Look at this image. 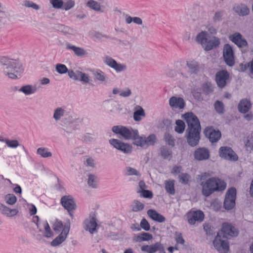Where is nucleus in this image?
I'll list each match as a JSON object with an SVG mask.
<instances>
[{"label": "nucleus", "instance_id": "obj_49", "mask_svg": "<svg viewBox=\"0 0 253 253\" xmlns=\"http://www.w3.org/2000/svg\"><path fill=\"white\" fill-rule=\"evenodd\" d=\"M137 192L140 193L141 197L152 199L153 196V193L148 190L143 189V190H139Z\"/></svg>", "mask_w": 253, "mask_h": 253}, {"label": "nucleus", "instance_id": "obj_34", "mask_svg": "<svg viewBox=\"0 0 253 253\" xmlns=\"http://www.w3.org/2000/svg\"><path fill=\"white\" fill-rule=\"evenodd\" d=\"M144 205L137 200L133 201L131 205V211L133 212H138L144 209Z\"/></svg>", "mask_w": 253, "mask_h": 253}, {"label": "nucleus", "instance_id": "obj_57", "mask_svg": "<svg viewBox=\"0 0 253 253\" xmlns=\"http://www.w3.org/2000/svg\"><path fill=\"white\" fill-rule=\"evenodd\" d=\"M6 145L8 147L15 148L19 145V143L17 140H9L6 141Z\"/></svg>", "mask_w": 253, "mask_h": 253}, {"label": "nucleus", "instance_id": "obj_35", "mask_svg": "<svg viewBox=\"0 0 253 253\" xmlns=\"http://www.w3.org/2000/svg\"><path fill=\"white\" fill-rule=\"evenodd\" d=\"M165 189L169 194L174 195L175 193L174 181L173 180L165 181Z\"/></svg>", "mask_w": 253, "mask_h": 253}, {"label": "nucleus", "instance_id": "obj_54", "mask_svg": "<svg viewBox=\"0 0 253 253\" xmlns=\"http://www.w3.org/2000/svg\"><path fill=\"white\" fill-rule=\"evenodd\" d=\"M245 144L247 149L253 150V137L248 136L245 141Z\"/></svg>", "mask_w": 253, "mask_h": 253}, {"label": "nucleus", "instance_id": "obj_53", "mask_svg": "<svg viewBox=\"0 0 253 253\" xmlns=\"http://www.w3.org/2000/svg\"><path fill=\"white\" fill-rule=\"evenodd\" d=\"M23 5L26 7H31L37 10L40 9V6L39 5L30 0L24 1Z\"/></svg>", "mask_w": 253, "mask_h": 253}, {"label": "nucleus", "instance_id": "obj_62", "mask_svg": "<svg viewBox=\"0 0 253 253\" xmlns=\"http://www.w3.org/2000/svg\"><path fill=\"white\" fill-rule=\"evenodd\" d=\"M211 206L214 209V210L217 211L221 208V204L218 200H214L211 202Z\"/></svg>", "mask_w": 253, "mask_h": 253}, {"label": "nucleus", "instance_id": "obj_36", "mask_svg": "<svg viewBox=\"0 0 253 253\" xmlns=\"http://www.w3.org/2000/svg\"><path fill=\"white\" fill-rule=\"evenodd\" d=\"M136 107L138 108V109L134 112L133 119L134 121L139 122L141 120V117H145V113L144 109L141 106H137Z\"/></svg>", "mask_w": 253, "mask_h": 253}, {"label": "nucleus", "instance_id": "obj_20", "mask_svg": "<svg viewBox=\"0 0 253 253\" xmlns=\"http://www.w3.org/2000/svg\"><path fill=\"white\" fill-rule=\"evenodd\" d=\"M221 231L223 234V237L226 238H228L229 236H237L238 234L236 228L227 223H223Z\"/></svg>", "mask_w": 253, "mask_h": 253}, {"label": "nucleus", "instance_id": "obj_44", "mask_svg": "<svg viewBox=\"0 0 253 253\" xmlns=\"http://www.w3.org/2000/svg\"><path fill=\"white\" fill-rule=\"evenodd\" d=\"M93 75L95 79L101 82H104L106 78L104 73L101 70H97L93 72Z\"/></svg>", "mask_w": 253, "mask_h": 253}, {"label": "nucleus", "instance_id": "obj_24", "mask_svg": "<svg viewBox=\"0 0 253 253\" xmlns=\"http://www.w3.org/2000/svg\"><path fill=\"white\" fill-rule=\"evenodd\" d=\"M233 10L240 16H245L250 14V10L247 5L244 3L235 4Z\"/></svg>", "mask_w": 253, "mask_h": 253}, {"label": "nucleus", "instance_id": "obj_38", "mask_svg": "<svg viewBox=\"0 0 253 253\" xmlns=\"http://www.w3.org/2000/svg\"><path fill=\"white\" fill-rule=\"evenodd\" d=\"M214 109L218 114H223L225 111L223 103L219 100H216L214 104Z\"/></svg>", "mask_w": 253, "mask_h": 253}, {"label": "nucleus", "instance_id": "obj_43", "mask_svg": "<svg viewBox=\"0 0 253 253\" xmlns=\"http://www.w3.org/2000/svg\"><path fill=\"white\" fill-rule=\"evenodd\" d=\"M223 10H218L216 11L212 17L213 22L215 23L221 22L223 20Z\"/></svg>", "mask_w": 253, "mask_h": 253}, {"label": "nucleus", "instance_id": "obj_39", "mask_svg": "<svg viewBox=\"0 0 253 253\" xmlns=\"http://www.w3.org/2000/svg\"><path fill=\"white\" fill-rule=\"evenodd\" d=\"M37 153L42 157L45 158L52 156V153L48 151V149L44 147H41L37 149Z\"/></svg>", "mask_w": 253, "mask_h": 253}, {"label": "nucleus", "instance_id": "obj_17", "mask_svg": "<svg viewBox=\"0 0 253 253\" xmlns=\"http://www.w3.org/2000/svg\"><path fill=\"white\" fill-rule=\"evenodd\" d=\"M109 142L114 148L125 153L129 154L132 151V146L130 144L122 142L118 139H111Z\"/></svg>", "mask_w": 253, "mask_h": 253}, {"label": "nucleus", "instance_id": "obj_16", "mask_svg": "<svg viewBox=\"0 0 253 253\" xmlns=\"http://www.w3.org/2000/svg\"><path fill=\"white\" fill-rule=\"evenodd\" d=\"M104 62L106 65L114 69L117 72H123L126 69V66L125 64L118 63L115 60L109 56L104 57Z\"/></svg>", "mask_w": 253, "mask_h": 253}, {"label": "nucleus", "instance_id": "obj_41", "mask_svg": "<svg viewBox=\"0 0 253 253\" xmlns=\"http://www.w3.org/2000/svg\"><path fill=\"white\" fill-rule=\"evenodd\" d=\"M65 111L61 107L57 108L55 110L53 114V118L55 121L59 120L65 114Z\"/></svg>", "mask_w": 253, "mask_h": 253}, {"label": "nucleus", "instance_id": "obj_31", "mask_svg": "<svg viewBox=\"0 0 253 253\" xmlns=\"http://www.w3.org/2000/svg\"><path fill=\"white\" fill-rule=\"evenodd\" d=\"M19 91L23 92L25 95H28L31 94H33L37 91L36 87H33L31 85H26L22 86L19 89Z\"/></svg>", "mask_w": 253, "mask_h": 253}, {"label": "nucleus", "instance_id": "obj_55", "mask_svg": "<svg viewBox=\"0 0 253 253\" xmlns=\"http://www.w3.org/2000/svg\"><path fill=\"white\" fill-rule=\"evenodd\" d=\"M175 240L177 244L183 245L185 242L182 237V234L180 232H176L175 233Z\"/></svg>", "mask_w": 253, "mask_h": 253}, {"label": "nucleus", "instance_id": "obj_30", "mask_svg": "<svg viewBox=\"0 0 253 253\" xmlns=\"http://www.w3.org/2000/svg\"><path fill=\"white\" fill-rule=\"evenodd\" d=\"M160 155L164 159L170 160L172 158V151L166 146H163L160 148Z\"/></svg>", "mask_w": 253, "mask_h": 253}, {"label": "nucleus", "instance_id": "obj_4", "mask_svg": "<svg viewBox=\"0 0 253 253\" xmlns=\"http://www.w3.org/2000/svg\"><path fill=\"white\" fill-rule=\"evenodd\" d=\"M196 41L200 43L206 51L216 48L220 43V39L218 37L211 36L206 31H202L199 33L196 36Z\"/></svg>", "mask_w": 253, "mask_h": 253}, {"label": "nucleus", "instance_id": "obj_28", "mask_svg": "<svg viewBox=\"0 0 253 253\" xmlns=\"http://www.w3.org/2000/svg\"><path fill=\"white\" fill-rule=\"evenodd\" d=\"M0 212L7 217H12L16 215L18 211L17 209H10L3 204H0Z\"/></svg>", "mask_w": 253, "mask_h": 253}, {"label": "nucleus", "instance_id": "obj_51", "mask_svg": "<svg viewBox=\"0 0 253 253\" xmlns=\"http://www.w3.org/2000/svg\"><path fill=\"white\" fill-rule=\"evenodd\" d=\"M49 2L53 7L56 9L61 8L64 4V2L62 0H49Z\"/></svg>", "mask_w": 253, "mask_h": 253}, {"label": "nucleus", "instance_id": "obj_46", "mask_svg": "<svg viewBox=\"0 0 253 253\" xmlns=\"http://www.w3.org/2000/svg\"><path fill=\"white\" fill-rule=\"evenodd\" d=\"M164 139L166 142L169 145L173 147L175 145V140L173 136L169 133H166L164 135Z\"/></svg>", "mask_w": 253, "mask_h": 253}, {"label": "nucleus", "instance_id": "obj_48", "mask_svg": "<svg viewBox=\"0 0 253 253\" xmlns=\"http://www.w3.org/2000/svg\"><path fill=\"white\" fill-rule=\"evenodd\" d=\"M56 72L60 74H63L68 72V70L64 64H57L55 66Z\"/></svg>", "mask_w": 253, "mask_h": 253}, {"label": "nucleus", "instance_id": "obj_40", "mask_svg": "<svg viewBox=\"0 0 253 253\" xmlns=\"http://www.w3.org/2000/svg\"><path fill=\"white\" fill-rule=\"evenodd\" d=\"M175 124V131L178 133H183L185 128L184 122L181 120H178L176 121Z\"/></svg>", "mask_w": 253, "mask_h": 253}, {"label": "nucleus", "instance_id": "obj_56", "mask_svg": "<svg viewBox=\"0 0 253 253\" xmlns=\"http://www.w3.org/2000/svg\"><path fill=\"white\" fill-rule=\"evenodd\" d=\"M75 5V1L73 0H67L64 2L63 6L65 10H68L73 7Z\"/></svg>", "mask_w": 253, "mask_h": 253}, {"label": "nucleus", "instance_id": "obj_6", "mask_svg": "<svg viewBox=\"0 0 253 253\" xmlns=\"http://www.w3.org/2000/svg\"><path fill=\"white\" fill-rule=\"evenodd\" d=\"M236 189L234 187L230 188L227 191L224 201V208L227 210H231L235 205Z\"/></svg>", "mask_w": 253, "mask_h": 253}, {"label": "nucleus", "instance_id": "obj_42", "mask_svg": "<svg viewBox=\"0 0 253 253\" xmlns=\"http://www.w3.org/2000/svg\"><path fill=\"white\" fill-rule=\"evenodd\" d=\"M153 236L152 234L143 232L142 233L139 234L137 237V241L141 242L144 241H149L152 239Z\"/></svg>", "mask_w": 253, "mask_h": 253}, {"label": "nucleus", "instance_id": "obj_9", "mask_svg": "<svg viewBox=\"0 0 253 253\" xmlns=\"http://www.w3.org/2000/svg\"><path fill=\"white\" fill-rule=\"evenodd\" d=\"M219 156L231 161H236L238 160V156L232 149L228 146H222L219 150Z\"/></svg>", "mask_w": 253, "mask_h": 253}, {"label": "nucleus", "instance_id": "obj_59", "mask_svg": "<svg viewBox=\"0 0 253 253\" xmlns=\"http://www.w3.org/2000/svg\"><path fill=\"white\" fill-rule=\"evenodd\" d=\"M78 76L80 77V81L84 82L85 83H88L89 82V79L87 75L85 73H82L81 71H78Z\"/></svg>", "mask_w": 253, "mask_h": 253}, {"label": "nucleus", "instance_id": "obj_18", "mask_svg": "<svg viewBox=\"0 0 253 253\" xmlns=\"http://www.w3.org/2000/svg\"><path fill=\"white\" fill-rule=\"evenodd\" d=\"M229 78V74L226 70H223L217 72L215 75V81L217 86L221 88L224 87Z\"/></svg>", "mask_w": 253, "mask_h": 253}, {"label": "nucleus", "instance_id": "obj_37", "mask_svg": "<svg viewBox=\"0 0 253 253\" xmlns=\"http://www.w3.org/2000/svg\"><path fill=\"white\" fill-rule=\"evenodd\" d=\"M88 177L87 184H88L89 186L93 188H97V183L98 181L97 177L92 174H88Z\"/></svg>", "mask_w": 253, "mask_h": 253}, {"label": "nucleus", "instance_id": "obj_8", "mask_svg": "<svg viewBox=\"0 0 253 253\" xmlns=\"http://www.w3.org/2000/svg\"><path fill=\"white\" fill-rule=\"evenodd\" d=\"M213 245L219 253H227L229 250L228 243L222 239L218 233L213 241Z\"/></svg>", "mask_w": 253, "mask_h": 253}, {"label": "nucleus", "instance_id": "obj_14", "mask_svg": "<svg viewBox=\"0 0 253 253\" xmlns=\"http://www.w3.org/2000/svg\"><path fill=\"white\" fill-rule=\"evenodd\" d=\"M84 229L88 231L90 233L93 234L96 232V215L95 212H92L89 214V218L86 219L84 222Z\"/></svg>", "mask_w": 253, "mask_h": 253}, {"label": "nucleus", "instance_id": "obj_13", "mask_svg": "<svg viewBox=\"0 0 253 253\" xmlns=\"http://www.w3.org/2000/svg\"><path fill=\"white\" fill-rule=\"evenodd\" d=\"M204 212L200 210L190 211L187 213V221L191 225L201 222L204 219Z\"/></svg>", "mask_w": 253, "mask_h": 253}, {"label": "nucleus", "instance_id": "obj_19", "mask_svg": "<svg viewBox=\"0 0 253 253\" xmlns=\"http://www.w3.org/2000/svg\"><path fill=\"white\" fill-rule=\"evenodd\" d=\"M186 65L187 71L191 75H198L203 70L202 65L195 60L187 61Z\"/></svg>", "mask_w": 253, "mask_h": 253}, {"label": "nucleus", "instance_id": "obj_27", "mask_svg": "<svg viewBox=\"0 0 253 253\" xmlns=\"http://www.w3.org/2000/svg\"><path fill=\"white\" fill-rule=\"evenodd\" d=\"M252 107V104L250 100L247 99H242L238 105V109L241 113H246L249 112Z\"/></svg>", "mask_w": 253, "mask_h": 253}, {"label": "nucleus", "instance_id": "obj_26", "mask_svg": "<svg viewBox=\"0 0 253 253\" xmlns=\"http://www.w3.org/2000/svg\"><path fill=\"white\" fill-rule=\"evenodd\" d=\"M66 48L73 51L74 54L79 57H83L87 54V52L83 48L72 45L69 43H66Z\"/></svg>", "mask_w": 253, "mask_h": 253}, {"label": "nucleus", "instance_id": "obj_52", "mask_svg": "<svg viewBox=\"0 0 253 253\" xmlns=\"http://www.w3.org/2000/svg\"><path fill=\"white\" fill-rule=\"evenodd\" d=\"M178 177L180 182L182 184H187L189 181L190 176L186 173H182L179 175Z\"/></svg>", "mask_w": 253, "mask_h": 253}, {"label": "nucleus", "instance_id": "obj_63", "mask_svg": "<svg viewBox=\"0 0 253 253\" xmlns=\"http://www.w3.org/2000/svg\"><path fill=\"white\" fill-rule=\"evenodd\" d=\"M204 229L206 232L207 234L212 235L213 233V228L209 224H205L204 225Z\"/></svg>", "mask_w": 253, "mask_h": 253}, {"label": "nucleus", "instance_id": "obj_23", "mask_svg": "<svg viewBox=\"0 0 253 253\" xmlns=\"http://www.w3.org/2000/svg\"><path fill=\"white\" fill-rule=\"evenodd\" d=\"M194 156L195 159L197 160H205L209 158L210 152L207 148H199L195 151Z\"/></svg>", "mask_w": 253, "mask_h": 253}, {"label": "nucleus", "instance_id": "obj_1", "mask_svg": "<svg viewBox=\"0 0 253 253\" xmlns=\"http://www.w3.org/2000/svg\"><path fill=\"white\" fill-rule=\"evenodd\" d=\"M188 127L186 129L185 137L189 145L197 146L200 139L201 125L197 117L192 112H188L182 115Z\"/></svg>", "mask_w": 253, "mask_h": 253}, {"label": "nucleus", "instance_id": "obj_58", "mask_svg": "<svg viewBox=\"0 0 253 253\" xmlns=\"http://www.w3.org/2000/svg\"><path fill=\"white\" fill-rule=\"evenodd\" d=\"M141 227L145 231H149L150 229V226L147 220L143 218L140 222Z\"/></svg>", "mask_w": 253, "mask_h": 253}, {"label": "nucleus", "instance_id": "obj_29", "mask_svg": "<svg viewBox=\"0 0 253 253\" xmlns=\"http://www.w3.org/2000/svg\"><path fill=\"white\" fill-rule=\"evenodd\" d=\"M147 214L153 220L158 222H164L166 220L165 217L155 210H149L147 211Z\"/></svg>", "mask_w": 253, "mask_h": 253}, {"label": "nucleus", "instance_id": "obj_11", "mask_svg": "<svg viewBox=\"0 0 253 253\" xmlns=\"http://www.w3.org/2000/svg\"><path fill=\"white\" fill-rule=\"evenodd\" d=\"M62 206L67 210L70 215L73 217V211L76 209V205L72 196H64L61 199Z\"/></svg>", "mask_w": 253, "mask_h": 253}, {"label": "nucleus", "instance_id": "obj_15", "mask_svg": "<svg viewBox=\"0 0 253 253\" xmlns=\"http://www.w3.org/2000/svg\"><path fill=\"white\" fill-rule=\"evenodd\" d=\"M204 133L211 143L217 142L221 136V132L219 130H215L213 126L206 127Z\"/></svg>", "mask_w": 253, "mask_h": 253}, {"label": "nucleus", "instance_id": "obj_25", "mask_svg": "<svg viewBox=\"0 0 253 253\" xmlns=\"http://www.w3.org/2000/svg\"><path fill=\"white\" fill-rule=\"evenodd\" d=\"M169 104L172 108L183 109L185 106L184 99L181 97L172 96L169 100Z\"/></svg>", "mask_w": 253, "mask_h": 253}, {"label": "nucleus", "instance_id": "obj_7", "mask_svg": "<svg viewBox=\"0 0 253 253\" xmlns=\"http://www.w3.org/2000/svg\"><path fill=\"white\" fill-rule=\"evenodd\" d=\"M157 141V137L155 134H151L147 137L145 136H140L137 137L136 141L134 142V145L141 147L146 148L149 146L154 145Z\"/></svg>", "mask_w": 253, "mask_h": 253}, {"label": "nucleus", "instance_id": "obj_5", "mask_svg": "<svg viewBox=\"0 0 253 253\" xmlns=\"http://www.w3.org/2000/svg\"><path fill=\"white\" fill-rule=\"evenodd\" d=\"M112 131L116 134L119 135L120 138H123L125 140L132 139L134 144L137 137L138 136V131L137 129L128 128L123 126H115L112 128Z\"/></svg>", "mask_w": 253, "mask_h": 253}, {"label": "nucleus", "instance_id": "obj_50", "mask_svg": "<svg viewBox=\"0 0 253 253\" xmlns=\"http://www.w3.org/2000/svg\"><path fill=\"white\" fill-rule=\"evenodd\" d=\"M64 226L62 222L57 219L53 224V229L55 232L58 233L62 228L63 229Z\"/></svg>", "mask_w": 253, "mask_h": 253}, {"label": "nucleus", "instance_id": "obj_61", "mask_svg": "<svg viewBox=\"0 0 253 253\" xmlns=\"http://www.w3.org/2000/svg\"><path fill=\"white\" fill-rule=\"evenodd\" d=\"M67 73L68 74V76L71 79H72L75 81L79 80V76H78V71L77 72V73H76L73 70H68Z\"/></svg>", "mask_w": 253, "mask_h": 253}, {"label": "nucleus", "instance_id": "obj_22", "mask_svg": "<svg viewBox=\"0 0 253 253\" xmlns=\"http://www.w3.org/2000/svg\"><path fill=\"white\" fill-rule=\"evenodd\" d=\"M141 249L142 251L148 253H155L157 251H164V248L163 245L160 242H157L155 244L151 245L143 246Z\"/></svg>", "mask_w": 253, "mask_h": 253}, {"label": "nucleus", "instance_id": "obj_21", "mask_svg": "<svg viewBox=\"0 0 253 253\" xmlns=\"http://www.w3.org/2000/svg\"><path fill=\"white\" fill-rule=\"evenodd\" d=\"M229 39L239 47L243 48L248 45L247 41L242 38V35L239 33H235L230 36Z\"/></svg>", "mask_w": 253, "mask_h": 253}, {"label": "nucleus", "instance_id": "obj_12", "mask_svg": "<svg viewBox=\"0 0 253 253\" xmlns=\"http://www.w3.org/2000/svg\"><path fill=\"white\" fill-rule=\"evenodd\" d=\"M70 229V220L68 219L67 222L64 224V228L61 233L51 242V245L53 247H56L63 242L67 238Z\"/></svg>", "mask_w": 253, "mask_h": 253}, {"label": "nucleus", "instance_id": "obj_3", "mask_svg": "<svg viewBox=\"0 0 253 253\" xmlns=\"http://www.w3.org/2000/svg\"><path fill=\"white\" fill-rule=\"evenodd\" d=\"M0 63L4 74L11 79H17L24 71L21 64L5 57L0 59Z\"/></svg>", "mask_w": 253, "mask_h": 253}, {"label": "nucleus", "instance_id": "obj_45", "mask_svg": "<svg viewBox=\"0 0 253 253\" xmlns=\"http://www.w3.org/2000/svg\"><path fill=\"white\" fill-rule=\"evenodd\" d=\"M44 228V236L46 238H50L53 235V233L50 228V226L47 221H45L43 223Z\"/></svg>", "mask_w": 253, "mask_h": 253}, {"label": "nucleus", "instance_id": "obj_10", "mask_svg": "<svg viewBox=\"0 0 253 253\" xmlns=\"http://www.w3.org/2000/svg\"><path fill=\"white\" fill-rule=\"evenodd\" d=\"M223 56L226 64L232 67L235 64L234 51L231 46L229 44H225L223 46Z\"/></svg>", "mask_w": 253, "mask_h": 253}, {"label": "nucleus", "instance_id": "obj_60", "mask_svg": "<svg viewBox=\"0 0 253 253\" xmlns=\"http://www.w3.org/2000/svg\"><path fill=\"white\" fill-rule=\"evenodd\" d=\"M204 90L206 93L209 94L213 90V87L212 84L210 83H207L204 84Z\"/></svg>", "mask_w": 253, "mask_h": 253}, {"label": "nucleus", "instance_id": "obj_2", "mask_svg": "<svg viewBox=\"0 0 253 253\" xmlns=\"http://www.w3.org/2000/svg\"><path fill=\"white\" fill-rule=\"evenodd\" d=\"M202 187V193L205 197H209L215 192L224 191L226 187V182L217 177H211L209 172H203L198 175Z\"/></svg>", "mask_w": 253, "mask_h": 253}, {"label": "nucleus", "instance_id": "obj_47", "mask_svg": "<svg viewBox=\"0 0 253 253\" xmlns=\"http://www.w3.org/2000/svg\"><path fill=\"white\" fill-rule=\"evenodd\" d=\"M5 200L7 204L13 205L16 202L17 198L13 194H8L5 196Z\"/></svg>", "mask_w": 253, "mask_h": 253}, {"label": "nucleus", "instance_id": "obj_64", "mask_svg": "<svg viewBox=\"0 0 253 253\" xmlns=\"http://www.w3.org/2000/svg\"><path fill=\"white\" fill-rule=\"evenodd\" d=\"M61 31L64 34H72L73 32V29H71L70 28L67 26H62L61 27Z\"/></svg>", "mask_w": 253, "mask_h": 253}, {"label": "nucleus", "instance_id": "obj_32", "mask_svg": "<svg viewBox=\"0 0 253 253\" xmlns=\"http://www.w3.org/2000/svg\"><path fill=\"white\" fill-rule=\"evenodd\" d=\"M125 20L127 24H130L131 22H133L136 25H141L142 24V20L138 17H131L128 14L125 15Z\"/></svg>", "mask_w": 253, "mask_h": 253}, {"label": "nucleus", "instance_id": "obj_33", "mask_svg": "<svg viewBox=\"0 0 253 253\" xmlns=\"http://www.w3.org/2000/svg\"><path fill=\"white\" fill-rule=\"evenodd\" d=\"M86 6L94 11L103 12L101 8L100 4L94 0H88Z\"/></svg>", "mask_w": 253, "mask_h": 253}]
</instances>
